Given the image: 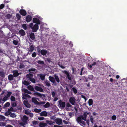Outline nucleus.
<instances>
[{
  "label": "nucleus",
  "mask_w": 127,
  "mask_h": 127,
  "mask_svg": "<svg viewBox=\"0 0 127 127\" xmlns=\"http://www.w3.org/2000/svg\"><path fill=\"white\" fill-rule=\"evenodd\" d=\"M54 77L51 76H49L48 78L49 80L53 83L54 85L56 86L57 84L55 80L58 83H59L60 82V80L59 76L56 74H55Z\"/></svg>",
  "instance_id": "nucleus-1"
},
{
  "label": "nucleus",
  "mask_w": 127,
  "mask_h": 127,
  "mask_svg": "<svg viewBox=\"0 0 127 127\" xmlns=\"http://www.w3.org/2000/svg\"><path fill=\"white\" fill-rule=\"evenodd\" d=\"M33 75L31 74H28L26 75V77L27 79L28 80H29L33 83H35V80L33 78Z\"/></svg>",
  "instance_id": "nucleus-2"
},
{
  "label": "nucleus",
  "mask_w": 127,
  "mask_h": 127,
  "mask_svg": "<svg viewBox=\"0 0 127 127\" xmlns=\"http://www.w3.org/2000/svg\"><path fill=\"white\" fill-rule=\"evenodd\" d=\"M58 106L62 109H63L65 106V103L64 102L60 100L58 101Z\"/></svg>",
  "instance_id": "nucleus-3"
},
{
  "label": "nucleus",
  "mask_w": 127,
  "mask_h": 127,
  "mask_svg": "<svg viewBox=\"0 0 127 127\" xmlns=\"http://www.w3.org/2000/svg\"><path fill=\"white\" fill-rule=\"evenodd\" d=\"M76 101L75 98L73 96L70 97L69 99V102L72 105H75L76 104Z\"/></svg>",
  "instance_id": "nucleus-4"
},
{
  "label": "nucleus",
  "mask_w": 127,
  "mask_h": 127,
  "mask_svg": "<svg viewBox=\"0 0 127 127\" xmlns=\"http://www.w3.org/2000/svg\"><path fill=\"white\" fill-rule=\"evenodd\" d=\"M39 28L38 25L35 24L31 29H32V31L33 32H36Z\"/></svg>",
  "instance_id": "nucleus-5"
},
{
  "label": "nucleus",
  "mask_w": 127,
  "mask_h": 127,
  "mask_svg": "<svg viewBox=\"0 0 127 127\" xmlns=\"http://www.w3.org/2000/svg\"><path fill=\"white\" fill-rule=\"evenodd\" d=\"M89 114V113L85 112L84 113L83 115L81 116H81L82 119L86 121L87 115Z\"/></svg>",
  "instance_id": "nucleus-6"
},
{
  "label": "nucleus",
  "mask_w": 127,
  "mask_h": 127,
  "mask_svg": "<svg viewBox=\"0 0 127 127\" xmlns=\"http://www.w3.org/2000/svg\"><path fill=\"white\" fill-rule=\"evenodd\" d=\"M54 121L56 124L58 125H60L62 123V120L61 118H57Z\"/></svg>",
  "instance_id": "nucleus-7"
},
{
  "label": "nucleus",
  "mask_w": 127,
  "mask_h": 127,
  "mask_svg": "<svg viewBox=\"0 0 127 127\" xmlns=\"http://www.w3.org/2000/svg\"><path fill=\"white\" fill-rule=\"evenodd\" d=\"M32 21L34 23L36 24H40V20L38 19L34 18L33 19Z\"/></svg>",
  "instance_id": "nucleus-8"
},
{
  "label": "nucleus",
  "mask_w": 127,
  "mask_h": 127,
  "mask_svg": "<svg viewBox=\"0 0 127 127\" xmlns=\"http://www.w3.org/2000/svg\"><path fill=\"white\" fill-rule=\"evenodd\" d=\"M72 107V106L68 102L66 104L65 109L68 111H69Z\"/></svg>",
  "instance_id": "nucleus-9"
},
{
  "label": "nucleus",
  "mask_w": 127,
  "mask_h": 127,
  "mask_svg": "<svg viewBox=\"0 0 127 127\" xmlns=\"http://www.w3.org/2000/svg\"><path fill=\"white\" fill-rule=\"evenodd\" d=\"M23 103L25 106L28 108H30L31 107L30 104L27 101L24 100Z\"/></svg>",
  "instance_id": "nucleus-10"
},
{
  "label": "nucleus",
  "mask_w": 127,
  "mask_h": 127,
  "mask_svg": "<svg viewBox=\"0 0 127 127\" xmlns=\"http://www.w3.org/2000/svg\"><path fill=\"white\" fill-rule=\"evenodd\" d=\"M64 73L66 74L67 76L68 79L69 80H71L72 79V77L69 74V73L66 70L64 71Z\"/></svg>",
  "instance_id": "nucleus-11"
},
{
  "label": "nucleus",
  "mask_w": 127,
  "mask_h": 127,
  "mask_svg": "<svg viewBox=\"0 0 127 127\" xmlns=\"http://www.w3.org/2000/svg\"><path fill=\"white\" fill-rule=\"evenodd\" d=\"M19 12L21 15L23 16H26L27 14L26 11L24 9H21L19 11Z\"/></svg>",
  "instance_id": "nucleus-12"
},
{
  "label": "nucleus",
  "mask_w": 127,
  "mask_h": 127,
  "mask_svg": "<svg viewBox=\"0 0 127 127\" xmlns=\"http://www.w3.org/2000/svg\"><path fill=\"white\" fill-rule=\"evenodd\" d=\"M48 53V51L44 49H42L41 50L40 53L42 55L44 56L46 55V54Z\"/></svg>",
  "instance_id": "nucleus-13"
},
{
  "label": "nucleus",
  "mask_w": 127,
  "mask_h": 127,
  "mask_svg": "<svg viewBox=\"0 0 127 127\" xmlns=\"http://www.w3.org/2000/svg\"><path fill=\"white\" fill-rule=\"evenodd\" d=\"M32 19V17L30 15H28L26 17V21L27 22H30L31 21Z\"/></svg>",
  "instance_id": "nucleus-14"
},
{
  "label": "nucleus",
  "mask_w": 127,
  "mask_h": 127,
  "mask_svg": "<svg viewBox=\"0 0 127 127\" xmlns=\"http://www.w3.org/2000/svg\"><path fill=\"white\" fill-rule=\"evenodd\" d=\"M35 89L36 91L43 92V90L41 87L38 86H36L34 88Z\"/></svg>",
  "instance_id": "nucleus-15"
},
{
  "label": "nucleus",
  "mask_w": 127,
  "mask_h": 127,
  "mask_svg": "<svg viewBox=\"0 0 127 127\" xmlns=\"http://www.w3.org/2000/svg\"><path fill=\"white\" fill-rule=\"evenodd\" d=\"M48 112L46 111L41 112L40 114V115L42 116L46 117L47 116Z\"/></svg>",
  "instance_id": "nucleus-16"
},
{
  "label": "nucleus",
  "mask_w": 127,
  "mask_h": 127,
  "mask_svg": "<svg viewBox=\"0 0 127 127\" xmlns=\"http://www.w3.org/2000/svg\"><path fill=\"white\" fill-rule=\"evenodd\" d=\"M30 49L29 50V51L31 52L33 51L35 47V46L33 44L31 45L32 44L31 43H30Z\"/></svg>",
  "instance_id": "nucleus-17"
},
{
  "label": "nucleus",
  "mask_w": 127,
  "mask_h": 127,
  "mask_svg": "<svg viewBox=\"0 0 127 127\" xmlns=\"http://www.w3.org/2000/svg\"><path fill=\"white\" fill-rule=\"evenodd\" d=\"M19 33L21 36H24L25 35L24 31L22 29L20 30L19 32Z\"/></svg>",
  "instance_id": "nucleus-18"
},
{
  "label": "nucleus",
  "mask_w": 127,
  "mask_h": 127,
  "mask_svg": "<svg viewBox=\"0 0 127 127\" xmlns=\"http://www.w3.org/2000/svg\"><path fill=\"white\" fill-rule=\"evenodd\" d=\"M30 37L32 40H33L35 39V35L34 33L31 32L30 33Z\"/></svg>",
  "instance_id": "nucleus-19"
},
{
  "label": "nucleus",
  "mask_w": 127,
  "mask_h": 127,
  "mask_svg": "<svg viewBox=\"0 0 127 127\" xmlns=\"http://www.w3.org/2000/svg\"><path fill=\"white\" fill-rule=\"evenodd\" d=\"M23 112L24 113L27 115H29L30 114V113L31 112V111L28 109H24Z\"/></svg>",
  "instance_id": "nucleus-20"
},
{
  "label": "nucleus",
  "mask_w": 127,
  "mask_h": 127,
  "mask_svg": "<svg viewBox=\"0 0 127 127\" xmlns=\"http://www.w3.org/2000/svg\"><path fill=\"white\" fill-rule=\"evenodd\" d=\"M44 83L45 85L47 87H49L51 86L50 82L48 80H46L44 81Z\"/></svg>",
  "instance_id": "nucleus-21"
},
{
  "label": "nucleus",
  "mask_w": 127,
  "mask_h": 127,
  "mask_svg": "<svg viewBox=\"0 0 127 127\" xmlns=\"http://www.w3.org/2000/svg\"><path fill=\"white\" fill-rule=\"evenodd\" d=\"M22 91L23 92H24V93L28 94H32V93L29 91H28L27 89H22Z\"/></svg>",
  "instance_id": "nucleus-22"
},
{
  "label": "nucleus",
  "mask_w": 127,
  "mask_h": 127,
  "mask_svg": "<svg viewBox=\"0 0 127 127\" xmlns=\"http://www.w3.org/2000/svg\"><path fill=\"white\" fill-rule=\"evenodd\" d=\"M32 101L34 104L38 105L39 102L37 101L36 98L35 97L32 98Z\"/></svg>",
  "instance_id": "nucleus-23"
},
{
  "label": "nucleus",
  "mask_w": 127,
  "mask_h": 127,
  "mask_svg": "<svg viewBox=\"0 0 127 127\" xmlns=\"http://www.w3.org/2000/svg\"><path fill=\"white\" fill-rule=\"evenodd\" d=\"M28 119V117L24 115L23 116L22 118V120L24 122L26 123Z\"/></svg>",
  "instance_id": "nucleus-24"
},
{
  "label": "nucleus",
  "mask_w": 127,
  "mask_h": 127,
  "mask_svg": "<svg viewBox=\"0 0 127 127\" xmlns=\"http://www.w3.org/2000/svg\"><path fill=\"white\" fill-rule=\"evenodd\" d=\"M13 75L15 77L18 76L19 75V73L18 72V71L17 70H14L13 71Z\"/></svg>",
  "instance_id": "nucleus-25"
},
{
  "label": "nucleus",
  "mask_w": 127,
  "mask_h": 127,
  "mask_svg": "<svg viewBox=\"0 0 127 127\" xmlns=\"http://www.w3.org/2000/svg\"><path fill=\"white\" fill-rule=\"evenodd\" d=\"M27 88L33 92H35V91L32 86L31 85H30L28 86Z\"/></svg>",
  "instance_id": "nucleus-26"
},
{
  "label": "nucleus",
  "mask_w": 127,
  "mask_h": 127,
  "mask_svg": "<svg viewBox=\"0 0 127 127\" xmlns=\"http://www.w3.org/2000/svg\"><path fill=\"white\" fill-rule=\"evenodd\" d=\"M47 125V124L45 123H41L39 124V126L40 127H45Z\"/></svg>",
  "instance_id": "nucleus-27"
},
{
  "label": "nucleus",
  "mask_w": 127,
  "mask_h": 127,
  "mask_svg": "<svg viewBox=\"0 0 127 127\" xmlns=\"http://www.w3.org/2000/svg\"><path fill=\"white\" fill-rule=\"evenodd\" d=\"M16 102V101L14 102H11V106L13 107H16L17 105Z\"/></svg>",
  "instance_id": "nucleus-28"
},
{
  "label": "nucleus",
  "mask_w": 127,
  "mask_h": 127,
  "mask_svg": "<svg viewBox=\"0 0 127 127\" xmlns=\"http://www.w3.org/2000/svg\"><path fill=\"white\" fill-rule=\"evenodd\" d=\"M8 79L9 81H12L13 79V76L12 75L10 74L8 77Z\"/></svg>",
  "instance_id": "nucleus-29"
},
{
  "label": "nucleus",
  "mask_w": 127,
  "mask_h": 127,
  "mask_svg": "<svg viewBox=\"0 0 127 127\" xmlns=\"http://www.w3.org/2000/svg\"><path fill=\"white\" fill-rule=\"evenodd\" d=\"M17 116V115L15 113H11L10 115V117L13 118H15Z\"/></svg>",
  "instance_id": "nucleus-30"
},
{
  "label": "nucleus",
  "mask_w": 127,
  "mask_h": 127,
  "mask_svg": "<svg viewBox=\"0 0 127 127\" xmlns=\"http://www.w3.org/2000/svg\"><path fill=\"white\" fill-rule=\"evenodd\" d=\"M50 105V103L47 102L45 104L43 105V107L45 108H47L49 107Z\"/></svg>",
  "instance_id": "nucleus-31"
},
{
  "label": "nucleus",
  "mask_w": 127,
  "mask_h": 127,
  "mask_svg": "<svg viewBox=\"0 0 127 127\" xmlns=\"http://www.w3.org/2000/svg\"><path fill=\"white\" fill-rule=\"evenodd\" d=\"M6 119V118L4 116L0 115V121H4Z\"/></svg>",
  "instance_id": "nucleus-32"
},
{
  "label": "nucleus",
  "mask_w": 127,
  "mask_h": 127,
  "mask_svg": "<svg viewBox=\"0 0 127 127\" xmlns=\"http://www.w3.org/2000/svg\"><path fill=\"white\" fill-rule=\"evenodd\" d=\"M51 94H52L53 97H55L57 95V93L56 91H52Z\"/></svg>",
  "instance_id": "nucleus-33"
},
{
  "label": "nucleus",
  "mask_w": 127,
  "mask_h": 127,
  "mask_svg": "<svg viewBox=\"0 0 127 127\" xmlns=\"http://www.w3.org/2000/svg\"><path fill=\"white\" fill-rule=\"evenodd\" d=\"M22 98L23 99H27V98L26 95V93H22Z\"/></svg>",
  "instance_id": "nucleus-34"
},
{
  "label": "nucleus",
  "mask_w": 127,
  "mask_h": 127,
  "mask_svg": "<svg viewBox=\"0 0 127 127\" xmlns=\"http://www.w3.org/2000/svg\"><path fill=\"white\" fill-rule=\"evenodd\" d=\"M10 105V103L9 102H6L3 106V108H5L8 107Z\"/></svg>",
  "instance_id": "nucleus-35"
},
{
  "label": "nucleus",
  "mask_w": 127,
  "mask_h": 127,
  "mask_svg": "<svg viewBox=\"0 0 127 127\" xmlns=\"http://www.w3.org/2000/svg\"><path fill=\"white\" fill-rule=\"evenodd\" d=\"M40 77L41 80H44L45 78V75L44 74H40Z\"/></svg>",
  "instance_id": "nucleus-36"
},
{
  "label": "nucleus",
  "mask_w": 127,
  "mask_h": 127,
  "mask_svg": "<svg viewBox=\"0 0 127 127\" xmlns=\"http://www.w3.org/2000/svg\"><path fill=\"white\" fill-rule=\"evenodd\" d=\"M90 117V120L91 122L92 123H93L94 122V118L93 116L91 115H89Z\"/></svg>",
  "instance_id": "nucleus-37"
},
{
  "label": "nucleus",
  "mask_w": 127,
  "mask_h": 127,
  "mask_svg": "<svg viewBox=\"0 0 127 127\" xmlns=\"http://www.w3.org/2000/svg\"><path fill=\"white\" fill-rule=\"evenodd\" d=\"M82 119L81 116L78 117L76 119V120L78 123H79L81 121Z\"/></svg>",
  "instance_id": "nucleus-38"
},
{
  "label": "nucleus",
  "mask_w": 127,
  "mask_h": 127,
  "mask_svg": "<svg viewBox=\"0 0 127 127\" xmlns=\"http://www.w3.org/2000/svg\"><path fill=\"white\" fill-rule=\"evenodd\" d=\"M3 54H5V51L0 48V54L3 55Z\"/></svg>",
  "instance_id": "nucleus-39"
},
{
  "label": "nucleus",
  "mask_w": 127,
  "mask_h": 127,
  "mask_svg": "<svg viewBox=\"0 0 127 127\" xmlns=\"http://www.w3.org/2000/svg\"><path fill=\"white\" fill-rule=\"evenodd\" d=\"M41 111V109H38L37 108H35L34 109V111L36 113H38L40 112Z\"/></svg>",
  "instance_id": "nucleus-40"
},
{
  "label": "nucleus",
  "mask_w": 127,
  "mask_h": 127,
  "mask_svg": "<svg viewBox=\"0 0 127 127\" xmlns=\"http://www.w3.org/2000/svg\"><path fill=\"white\" fill-rule=\"evenodd\" d=\"M68 115L70 116V118H71L73 116H74V112H70L68 113Z\"/></svg>",
  "instance_id": "nucleus-41"
},
{
  "label": "nucleus",
  "mask_w": 127,
  "mask_h": 127,
  "mask_svg": "<svg viewBox=\"0 0 127 127\" xmlns=\"http://www.w3.org/2000/svg\"><path fill=\"white\" fill-rule=\"evenodd\" d=\"M45 103L44 101H41L38 102V105H39L43 107V105H44Z\"/></svg>",
  "instance_id": "nucleus-42"
},
{
  "label": "nucleus",
  "mask_w": 127,
  "mask_h": 127,
  "mask_svg": "<svg viewBox=\"0 0 127 127\" xmlns=\"http://www.w3.org/2000/svg\"><path fill=\"white\" fill-rule=\"evenodd\" d=\"M89 105H91L93 104V100L92 99H89L88 102Z\"/></svg>",
  "instance_id": "nucleus-43"
},
{
  "label": "nucleus",
  "mask_w": 127,
  "mask_h": 127,
  "mask_svg": "<svg viewBox=\"0 0 127 127\" xmlns=\"http://www.w3.org/2000/svg\"><path fill=\"white\" fill-rule=\"evenodd\" d=\"M23 84L25 85H29L30 84L29 82L25 80L23 82Z\"/></svg>",
  "instance_id": "nucleus-44"
},
{
  "label": "nucleus",
  "mask_w": 127,
  "mask_h": 127,
  "mask_svg": "<svg viewBox=\"0 0 127 127\" xmlns=\"http://www.w3.org/2000/svg\"><path fill=\"white\" fill-rule=\"evenodd\" d=\"M11 113V112L9 111L8 110V111L5 112L4 115L6 116H8L9 115H10Z\"/></svg>",
  "instance_id": "nucleus-45"
},
{
  "label": "nucleus",
  "mask_w": 127,
  "mask_h": 127,
  "mask_svg": "<svg viewBox=\"0 0 127 127\" xmlns=\"http://www.w3.org/2000/svg\"><path fill=\"white\" fill-rule=\"evenodd\" d=\"M16 17L17 19L19 20L20 19L21 16L19 14L17 13L16 14Z\"/></svg>",
  "instance_id": "nucleus-46"
},
{
  "label": "nucleus",
  "mask_w": 127,
  "mask_h": 127,
  "mask_svg": "<svg viewBox=\"0 0 127 127\" xmlns=\"http://www.w3.org/2000/svg\"><path fill=\"white\" fill-rule=\"evenodd\" d=\"M10 99L11 102L16 101L15 98L13 96H12L10 98Z\"/></svg>",
  "instance_id": "nucleus-47"
},
{
  "label": "nucleus",
  "mask_w": 127,
  "mask_h": 127,
  "mask_svg": "<svg viewBox=\"0 0 127 127\" xmlns=\"http://www.w3.org/2000/svg\"><path fill=\"white\" fill-rule=\"evenodd\" d=\"M13 43L15 45H17L18 44V41L16 40H14L13 41Z\"/></svg>",
  "instance_id": "nucleus-48"
},
{
  "label": "nucleus",
  "mask_w": 127,
  "mask_h": 127,
  "mask_svg": "<svg viewBox=\"0 0 127 127\" xmlns=\"http://www.w3.org/2000/svg\"><path fill=\"white\" fill-rule=\"evenodd\" d=\"M46 122L47 124H48L49 125H51L53 124V123H54V122H52L51 121H49L47 120L46 121Z\"/></svg>",
  "instance_id": "nucleus-49"
},
{
  "label": "nucleus",
  "mask_w": 127,
  "mask_h": 127,
  "mask_svg": "<svg viewBox=\"0 0 127 127\" xmlns=\"http://www.w3.org/2000/svg\"><path fill=\"white\" fill-rule=\"evenodd\" d=\"M6 125V123L4 122H0V126H5Z\"/></svg>",
  "instance_id": "nucleus-50"
},
{
  "label": "nucleus",
  "mask_w": 127,
  "mask_h": 127,
  "mask_svg": "<svg viewBox=\"0 0 127 127\" xmlns=\"http://www.w3.org/2000/svg\"><path fill=\"white\" fill-rule=\"evenodd\" d=\"M33 94L35 96H41V94L38 93H33Z\"/></svg>",
  "instance_id": "nucleus-51"
},
{
  "label": "nucleus",
  "mask_w": 127,
  "mask_h": 127,
  "mask_svg": "<svg viewBox=\"0 0 127 127\" xmlns=\"http://www.w3.org/2000/svg\"><path fill=\"white\" fill-rule=\"evenodd\" d=\"M22 27L24 30H26L27 29V27L26 24H23L22 25Z\"/></svg>",
  "instance_id": "nucleus-52"
},
{
  "label": "nucleus",
  "mask_w": 127,
  "mask_h": 127,
  "mask_svg": "<svg viewBox=\"0 0 127 127\" xmlns=\"http://www.w3.org/2000/svg\"><path fill=\"white\" fill-rule=\"evenodd\" d=\"M37 63L39 64H44V62L42 61H37Z\"/></svg>",
  "instance_id": "nucleus-53"
},
{
  "label": "nucleus",
  "mask_w": 127,
  "mask_h": 127,
  "mask_svg": "<svg viewBox=\"0 0 127 127\" xmlns=\"http://www.w3.org/2000/svg\"><path fill=\"white\" fill-rule=\"evenodd\" d=\"M72 89L73 92L75 93V94H76L77 93V90L75 89V88H72Z\"/></svg>",
  "instance_id": "nucleus-54"
},
{
  "label": "nucleus",
  "mask_w": 127,
  "mask_h": 127,
  "mask_svg": "<svg viewBox=\"0 0 127 127\" xmlns=\"http://www.w3.org/2000/svg\"><path fill=\"white\" fill-rule=\"evenodd\" d=\"M5 75L4 73L2 72H0V76L2 77H4Z\"/></svg>",
  "instance_id": "nucleus-55"
},
{
  "label": "nucleus",
  "mask_w": 127,
  "mask_h": 127,
  "mask_svg": "<svg viewBox=\"0 0 127 127\" xmlns=\"http://www.w3.org/2000/svg\"><path fill=\"white\" fill-rule=\"evenodd\" d=\"M79 124H82V125L84 126H85L86 125V123L85 122L82 120L81 121Z\"/></svg>",
  "instance_id": "nucleus-56"
},
{
  "label": "nucleus",
  "mask_w": 127,
  "mask_h": 127,
  "mask_svg": "<svg viewBox=\"0 0 127 127\" xmlns=\"http://www.w3.org/2000/svg\"><path fill=\"white\" fill-rule=\"evenodd\" d=\"M8 97L6 96H5L2 99V101H6L8 99Z\"/></svg>",
  "instance_id": "nucleus-57"
},
{
  "label": "nucleus",
  "mask_w": 127,
  "mask_h": 127,
  "mask_svg": "<svg viewBox=\"0 0 127 127\" xmlns=\"http://www.w3.org/2000/svg\"><path fill=\"white\" fill-rule=\"evenodd\" d=\"M8 110L11 112V111L13 112L14 111V109L12 107H11Z\"/></svg>",
  "instance_id": "nucleus-58"
},
{
  "label": "nucleus",
  "mask_w": 127,
  "mask_h": 127,
  "mask_svg": "<svg viewBox=\"0 0 127 127\" xmlns=\"http://www.w3.org/2000/svg\"><path fill=\"white\" fill-rule=\"evenodd\" d=\"M99 62L98 61H97L96 62H95L93 63L92 64V66H94L96 65L97 64H98V62Z\"/></svg>",
  "instance_id": "nucleus-59"
},
{
  "label": "nucleus",
  "mask_w": 127,
  "mask_h": 127,
  "mask_svg": "<svg viewBox=\"0 0 127 127\" xmlns=\"http://www.w3.org/2000/svg\"><path fill=\"white\" fill-rule=\"evenodd\" d=\"M111 118L112 120H115L116 119V116L115 115H113L112 117Z\"/></svg>",
  "instance_id": "nucleus-60"
},
{
  "label": "nucleus",
  "mask_w": 127,
  "mask_h": 127,
  "mask_svg": "<svg viewBox=\"0 0 127 127\" xmlns=\"http://www.w3.org/2000/svg\"><path fill=\"white\" fill-rule=\"evenodd\" d=\"M37 51L38 53H40V47L39 46H38L37 47Z\"/></svg>",
  "instance_id": "nucleus-61"
},
{
  "label": "nucleus",
  "mask_w": 127,
  "mask_h": 127,
  "mask_svg": "<svg viewBox=\"0 0 127 127\" xmlns=\"http://www.w3.org/2000/svg\"><path fill=\"white\" fill-rule=\"evenodd\" d=\"M12 93L11 92H8L6 96L8 97L10 96V95Z\"/></svg>",
  "instance_id": "nucleus-62"
},
{
  "label": "nucleus",
  "mask_w": 127,
  "mask_h": 127,
  "mask_svg": "<svg viewBox=\"0 0 127 127\" xmlns=\"http://www.w3.org/2000/svg\"><path fill=\"white\" fill-rule=\"evenodd\" d=\"M36 70L35 69V68H31L29 70V72L31 71H34Z\"/></svg>",
  "instance_id": "nucleus-63"
},
{
  "label": "nucleus",
  "mask_w": 127,
  "mask_h": 127,
  "mask_svg": "<svg viewBox=\"0 0 127 127\" xmlns=\"http://www.w3.org/2000/svg\"><path fill=\"white\" fill-rule=\"evenodd\" d=\"M58 65L61 68L63 69H64L65 68V67L64 66H63L61 64H58Z\"/></svg>",
  "instance_id": "nucleus-64"
}]
</instances>
